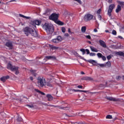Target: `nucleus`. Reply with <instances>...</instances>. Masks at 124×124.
Masks as SVG:
<instances>
[{
	"label": "nucleus",
	"mask_w": 124,
	"mask_h": 124,
	"mask_svg": "<svg viewBox=\"0 0 124 124\" xmlns=\"http://www.w3.org/2000/svg\"><path fill=\"white\" fill-rule=\"evenodd\" d=\"M86 38H88V39H91V36L89 35H86Z\"/></svg>",
	"instance_id": "de8ad7c7"
},
{
	"label": "nucleus",
	"mask_w": 124,
	"mask_h": 124,
	"mask_svg": "<svg viewBox=\"0 0 124 124\" xmlns=\"http://www.w3.org/2000/svg\"><path fill=\"white\" fill-rule=\"evenodd\" d=\"M121 31H123V30H124V26H123L122 27H121V28L120 29Z\"/></svg>",
	"instance_id": "e2e57ef3"
},
{
	"label": "nucleus",
	"mask_w": 124,
	"mask_h": 124,
	"mask_svg": "<svg viewBox=\"0 0 124 124\" xmlns=\"http://www.w3.org/2000/svg\"><path fill=\"white\" fill-rule=\"evenodd\" d=\"M116 5L114 4H110L108 7V15L111 17V13L113 12V10L115 8Z\"/></svg>",
	"instance_id": "423d86ee"
},
{
	"label": "nucleus",
	"mask_w": 124,
	"mask_h": 124,
	"mask_svg": "<svg viewBox=\"0 0 124 124\" xmlns=\"http://www.w3.org/2000/svg\"><path fill=\"white\" fill-rule=\"evenodd\" d=\"M49 19L50 20H52V21H54L56 22L58 19H59V15L57 14H52L49 16Z\"/></svg>",
	"instance_id": "0eeeda50"
},
{
	"label": "nucleus",
	"mask_w": 124,
	"mask_h": 124,
	"mask_svg": "<svg viewBox=\"0 0 124 124\" xmlns=\"http://www.w3.org/2000/svg\"><path fill=\"white\" fill-rule=\"evenodd\" d=\"M101 58H102L103 61H106V57L105 56L103 55Z\"/></svg>",
	"instance_id": "79ce46f5"
},
{
	"label": "nucleus",
	"mask_w": 124,
	"mask_h": 124,
	"mask_svg": "<svg viewBox=\"0 0 124 124\" xmlns=\"http://www.w3.org/2000/svg\"><path fill=\"white\" fill-rule=\"evenodd\" d=\"M80 51L81 52H82V55H84V54H86V50L84 48H81L80 49Z\"/></svg>",
	"instance_id": "c756f323"
},
{
	"label": "nucleus",
	"mask_w": 124,
	"mask_h": 124,
	"mask_svg": "<svg viewBox=\"0 0 124 124\" xmlns=\"http://www.w3.org/2000/svg\"><path fill=\"white\" fill-rule=\"evenodd\" d=\"M18 69H19V67H16L15 66H13V67H12L11 70L12 71H15V74H16V75H17V74H19Z\"/></svg>",
	"instance_id": "6e6552de"
},
{
	"label": "nucleus",
	"mask_w": 124,
	"mask_h": 124,
	"mask_svg": "<svg viewBox=\"0 0 124 124\" xmlns=\"http://www.w3.org/2000/svg\"><path fill=\"white\" fill-rule=\"evenodd\" d=\"M74 0L75 1H77V2L79 3V4H82V1L80 0Z\"/></svg>",
	"instance_id": "e433bc0d"
},
{
	"label": "nucleus",
	"mask_w": 124,
	"mask_h": 124,
	"mask_svg": "<svg viewBox=\"0 0 124 124\" xmlns=\"http://www.w3.org/2000/svg\"><path fill=\"white\" fill-rule=\"evenodd\" d=\"M100 66V67H105L106 66V64H100V63H97L96 65V66Z\"/></svg>",
	"instance_id": "5701e85b"
},
{
	"label": "nucleus",
	"mask_w": 124,
	"mask_h": 124,
	"mask_svg": "<svg viewBox=\"0 0 124 124\" xmlns=\"http://www.w3.org/2000/svg\"><path fill=\"white\" fill-rule=\"evenodd\" d=\"M106 119H112V115H107L106 116Z\"/></svg>",
	"instance_id": "72a5a7b5"
},
{
	"label": "nucleus",
	"mask_w": 124,
	"mask_h": 124,
	"mask_svg": "<svg viewBox=\"0 0 124 124\" xmlns=\"http://www.w3.org/2000/svg\"><path fill=\"white\" fill-rule=\"evenodd\" d=\"M50 106L57 107V108H58L59 109H62L63 110H69V107H60L59 106H55L53 105H50Z\"/></svg>",
	"instance_id": "9d476101"
},
{
	"label": "nucleus",
	"mask_w": 124,
	"mask_h": 124,
	"mask_svg": "<svg viewBox=\"0 0 124 124\" xmlns=\"http://www.w3.org/2000/svg\"><path fill=\"white\" fill-rule=\"evenodd\" d=\"M86 30H87V28L86 27V26H83L81 27L82 32H86Z\"/></svg>",
	"instance_id": "b1692460"
},
{
	"label": "nucleus",
	"mask_w": 124,
	"mask_h": 124,
	"mask_svg": "<svg viewBox=\"0 0 124 124\" xmlns=\"http://www.w3.org/2000/svg\"><path fill=\"white\" fill-rule=\"evenodd\" d=\"M101 12V9H99L97 11V13L98 14H100Z\"/></svg>",
	"instance_id": "37998d69"
},
{
	"label": "nucleus",
	"mask_w": 124,
	"mask_h": 124,
	"mask_svg": "<svg viewBox=\"0 0 124 124\" xmlns=\"http://www.w3.org/2000/svg\"><path fill=\"white\" fill-rule=\"evenodd\" d=\"M105 98L108 99V100H110V101H119V99L113 97H106Z\"/></svg>",
	"instance_id": "1a4fd4ad"
},
{
	"label": "nucleus",
	"mask_w": 124,
	"mask_h": 124,
	"mask_svg": "<svg viewBox=\"0 0 124 124\" xmlns=\"http://www.w3.org/2000/svg\"><path fill=\"white\" fill-rule=\"evenodd\" d=\"M88 62H90V63H92V64H93V63H95L96 62L94 60H90L88 61Z\"/></svg>",
	"instance_id": "a878e982"
},
{
	"label": "nucleus",
	"mask_w": 124,
	"mask_h": 124,
	"mask_svg": "<svg viewBox=\"0 0 124 124\" xmlns=\"http://www.w3.org/2000/svg\"><path fill=\"white\" fill-rule=\"evenodd\" d=\"M46 97L47 98L48 101H52V100H53V96L50 94H47L46 95Z\"/></svg>",
	"instance_id": "f3484780"
},
{
	"label": "nucleus",
	"mask_w": 124,
	"mask_h": 124,
	"mask_svg": "<svg viewBox=\"0 0 124 124\" xmlns=\"http://www.w3.org/2000/svg\"><path fill=\"white\" fill-rule=\"evenodd\" d=\"M12 67H13V66H12V64H11V63H9L7 65L8 69H10L11 70Z\"/></svg>",
	"instance_id": "393cba45"
},
{
	"label": "nucleus",
	"mask_w": 124,
	"mask_h": 124,
	"mask_svg": "<svg viewBox=\"0 0 124 124\" xmlns=\"http://www.w3.org/2000/svg\"><path fill=\"white\" fill-rule=\"evenodd\" d=\"M117 2L118 3H119L120 5L122 6V8L124 9V2L121 1H117Z\"/></svg>",
	"instance_id": "aec40b11"
},
{
	"label": "nucleus",
	"mask_w": 124,
	"mask_h": 124,
	"mask_svg": "<svg viewBox=\"0 0 124 124\" xmlns=\"http://www.w3.org/2000/svg\"><path fill=\"white\" fill-rule=\"evenodd\" d=\"M98 16V18H99V20H101V16L99 15Z\"/></svg>",
	"instance_id": "680f3d73"
},
{
	"label": "nucleus",
	"mask_w": 124,
	"mask_h": 124,
	"mask_svg": "<svg viewBox=\"0 0 124 124\" xmlns=\"http://www.w3.org/2000/svg\"><path fill=\"white\" fill-rule=\"evenodd\" d=\"M23 31L25 34H26L27 36L30 34L32 36H34V37H37V32L35 31L34 28L32 29L31 28L26 27L24 29Z\"/></svg>",
	"instance_id": "f257e3e1"
},
{
	"label": "nucleus",
	"mask_w": 124,
	"mask_h": 124,
	"mask_svg": "<svg viewBox=\"0 0 124 124\" xmlns=\"http://www.w3.org/2000/svg\"><path fill=\"white\" fill-rule=\"evenodd\" d=\"M17 121H18V122H21L22 121V118L19 116H17V119H16Z\"/></svg>",
	"instance_id": "2f4dec72"
},
{
	"label": "nucleus",
	"mask_w": 124,
	"mask_h": 124,
	"mask_svg": "<svg viewBox=\"0 0 124 124\" xmlns=\"http://www.w3.org/2000/svg\"><path fill=\"white\" fill-rule=\"evenodd\" d=\"M81 91L82 90H75L74 89L69 90L70 92H81Z\"/></svg>",
	"instance_id": "cd10ccee"
},
{
	"label": "nucleus",
	"mask_w": 124,
	"mask_h": 124,
	"mask_svg": "<svg viewBox=\"0 0 124 124\" xmlns=\"http://www.w3.org/2000/svg\"><path fill=\"white\" fill-rule=\"evenodd\" d=\"M19 16H20V17H22V18H25V19H30V17L25 16L22 14H19Z\"/></svg>",
	"instance_id": "bb28decb"
},
{
	"label": "nucleus",
	"mask_w": 124,
	"mask_h": 124,
	"mask_svg": "<svg viewBox=\"0 0 124 124\" xmlns=\"http://www.w3.org/2000/svg\"><path fill=\"white\" fill-rule=\"evenodd\" d=\"M97 56L98 58H102V56L103 55H102V54H101L100 53H98L97 54Z\"/></svg>",
	"instance_id": "7c9ffc66"
},
{
	"label": "nucleus",
	"mask_w": 124,
	"mask_h": 124,
	"mask_svg": "<svg viewBox=\"0 0 124 124\" xmlns=\"http://www.w3.org/2000/svg\"><path fill=\"white\" fill-rule=\"evenodd\" d=\"M80 73H81V74H82V75L85 74V73H84V72H83V71L81 72Z\"/></svg>",
	"instance_id": "774afa93"
},
{
	"label": "nucleus",
	"mask_w": 124,
	"mask_h": 124,
	"mask_svg": "<svg viewBox=\"0 0 124 124\" xmlns=\"http://www.w3.org/2000/svg\"><path fill=\"white\" fill-rule=\"evenodd\" d=\"M115 54L117 56H120L121 57H124V52L122 51L116 52Z\"/></svg>",
	"instance_id": "4468645a"
},
{
	"label": "nucleus",
	"mask_w": 124,
	"mask_h": 124,
	"mask_svg": "<svg viewBox=\"0 0 124 124\" xmlns=\"http://www.w3.org/2000/svg\"><path fill=\"white\" fill-rule=\"evenodd\" d=\"M13 1H16V0H11L10 2H12Z\"/></svg>",
	"instance_id": "338daca9"
},
{
	"label": "nucleus",
	"mask_w": 124,
	"mask_h": 124,
	"mask_svg": "<svg viewBox=\"0 0 124 124\" xmlns=\"http://www.w3.org/2000/svg\"><path fill=\"white\" fill-rule=\"evenodd\" d=\"M41 24V21L39 20H35L33 22V26L35 27V25L37 26H39Z\"/></svg>",
	"instance_id": "ddd939ff"
},
{
	"label": "nucleus",
	"mask_w": 124,
	"mask_h": 124,
	"mask_svg": "<svg viewBox=\"0 0 124 124\" xmlns=\"http://www.w3.org/2000/svg\"><path fill=\"white\" fill-rule=\"evenodd\" d=\"M51 41L55 44H58L62 41V38L61 36H58L57 38L53 39Z\"/></svg>",
	"instance_id": "39448f33"
},
{
	"label": "nucleus",
	"mask_w": 124,
	"mask_h": 124,
	"mask_svg": "<svg viewBox=\"0 0 124 124\" xmlns=\"http://www.w3.org/2000/svg\"><path fill=\"white\" fill-rule=\"evenodd\" d=\"M106 64L107 65V66H108V67H110V66H111V62H106Z\"/></svg>",
	"instance_id": "473e14b6"
},
{
	"label": "nucleus",
	"mask_w": 124,
	"mask_h": 124,
	"mask_svg": "<svg viewBox=\"0 0 124 124\" xmlns=\"http://www.w3.org/2000/svg\"><path fill=\"white\" fill-rule=\"evenodd\" d=\"M81 92H82V93H88V91H84V90H81Z\"/></svg>",
	"instance_id": "bf43d9fd"
},
{
	"label": "nucleus",
	"mask_w": 124,
	"mask_h": 124,
	"mask_svg": "<svg viewBox=\"0 0 124 124\" xmlns=\"http://www.w3.org/2000/svg\"><path fill=\"white\" fill-rule=\"evenodd\" d=\"M27 106L29 107V108H33V105H27Z\"/></svg>",
	"instance_id": "a18cd8bd"
},
{
	"label": "nucleus",
	"mask_w": 124,
	"mask_h": 124,
	"mask_svg": "<svg viewBox=\"0 0 124 124\" xmlns=\"http://www.w3.org/2000/svg\"><path fill=\"white\" fill-rule=\"evenodd\" d=\"M38 84L40 87H44L46 86V82L45 81V79L42 78H38Z\"/></svg>",
	"instance_id": "20e7f679"
},
{
	"label": "nucleus",
	"mask_w": 124,
	"mask_h": 124,
	"mask_svg": "<svg viewBox=\"0 0 124 124\" xmlns=\"http://www.w3.org/2000/svg\"><path fill=\"white\" fill-rule=\"evenodd\" d=\"M62 32H65V28L64 27H62Z\"/></svg>",
	"instance_id": "ea45409f"
},
{
	"label": "nucleus",
	"mask_w": 124,
	"mask_h": 124,
	"mask_svg": "<svg viewBox=\"0 0 124 124\" xmlns=\"http://www.w3.org/2000/svg\"><path fill=\"white\" fill-rule=\"evenodd\" d=\"M44 28L48 34L54 32V26L51 24L46 23L44 26Z\"/></svg>",
	"instance_id": "f03ea898"
},
{
	"label": "nucleus",
	"mask_w": 124,
	"mask_h": 124,
	"mask_svg": "<svg viewBox=\"0 0 124 124\" xmlns=\"http://www.w3.org/2000/svg\"><path fill=\"white\" fill-rule=\"evenodd\" d=\"M100 88H101L102 89H104V88H105V85H103V84H101L99 86Z\"/></svg>",
	"instance_id": "a19ab883"
},
{
	"label": "nucleus",
	"mask_w": 124,
	"mask_h": 124,
	"mask_svg": "<svg viewBox=\"0 0 124 124\" xmlns=\"http://www.w3.org/2000/svg\"><path fill=\"white\" fill-rule=\"evenodd\" d=\"M64 36H66V37H68V36H69V34H68V33H66L64 34Z\"/></svg>",
	"instance_id": "8fccbe9b"
},
{
	"label": "nucleus",
	"mask_w": 124,
	"mask_h": 124,
	"mask_svg": "<svg viewBox=\"0 0 124 124\" xmlns=\"http://www.w3.org/2000/svg\"><path fill=\"white\" fill-rule=\"evenodd\" d=\"M93 19V15L90 14H86L83 17L84 21L89 22Z\"/></svg>",
	"instance_id": "7ed1b4c3"
},
{
	"label": "nucleus",
	"mask_w": 124,
	"mask_h": 124,
	"mask_svg": "<svg viewBox=\"0 0 124 124\" xmlns=\"http://www.w3.org/2000/svg\"><path fill=\"white\" fill-rule=\"evenodd\" d=\"M85 51L87 52V55H89V54H90V50L89 49H86Z\"/></svg>",
	"instance_id": "c03bdc74"
},
{
	"label": "nucleus",
	"mask_w": 124,
	"mask_h": 124,
	"mask_svg": "<svg viewBox=\"0 0 124 124\" xmlns=\"http://www.w3.org/2000/svg\"><path fill=\"white\" fill-rule=\"evenodd\" d=\"M56 24H58V25H60V26H63V22L60 21V20H57L55 22Z\"/></svg>",
	"instance_id": "412c9836"
},
{
	"label": "nucleus",
	"mask_w": 124,
	"mask_h": 124,
	"mask_svg": "<svg viewBox=\"0 0 124 124\" xmlns=\"http://www.w3.org/2000/svg\"><path fill=\"white\" fill-rule=\"evenodd\" d=\"M40 93H41L42 95H45V93L42 92L41 91L40 92Z\"/></svg>",
	"instance_id": "5fc2aeb1"
},
{
	"label": "nucleus",
	"mask_w": 124,
	"mask_h": 124,
	"mask_svg": "<svg viewBox=\"0 0 124 124\" xmlns=\"http://www.w3.org/2000/svg\"><path fill=\"white\" fill-rule=\"evenodd\" d=\"M0 80L2 82H5L6 81V78H5V77H2L0 78Z\"/></svg>",
	"instance_id": "c85d7f7f"
},
{
	"label": "nucleus",
	"mask_w": 124,
	"mask_h": 124,
	"mask_svg": "<svg viewBox=\"0 0 124 124\" xmlns=\"http://www.w3.org/2000/svg\"><path fill=\"white\" fill-rule=\"evenodd\" d=\"M107 59L108 60V61L111 60V59L112 58V57L110 55H108L107 57Z\"/></svg>",
	"instance_id": "58836bf2"
},
{
	"label": "nucleus",
	"mask_w": 124,
	"mask_h": 124,
	"mask_svg": "<svg viewBox=\"0 0 124 124\" xmlns=\"http://www.w3.org/2000/svg\"><path fill=\"white\" fill-rule=\"evenodd\" d=\"M46 85L48 87H52V84L49 82H47L46 83Z\"/></svg>",
	"instance_id": "c9c22d12"
},
{
	"label": "nucleus",
	"mask_w": 124,
	"mask_h": 124,
	"mask_svg": "<svg viewBox=\"0 0 124 124\" xmlns=\"http://www.w3.org/2000/svg\"><path fill=\"white\" fill-rule=\"evenodd\" d=\"M118 38H120V39H123V37H122V36H118Z\"/></svg>",
	"instance_id": "0e129e2a"
},
{
	"label": "nucleus",
	"mask_w": 124,
	"mask_h": 124,
	"mask_svg": "<svg viewBox=\"0 0 124 124\" xmlns=\"http://www.w3.org/2000/svg\"><path fill=\"white\" fill-rule=\"evenodd\" d=\"M83 80H87V81H93V78L90 77H85L83 78Z\"/></svg>",
	"instance_id": "a211bd4d"
},
{
	"label": "nucleus",
	"mask_w": 124,
	"mask_h": 124,
	"mask_svg": "<svg viewBox=\"0 0 124 124\" xmlns=\"http://www.w3.org/2000/svg\"><path fill=\"white\" fill-rule=\"evenodd\" d=\"M64 117H71V116L68 115L66 113L64 114Z\"/></svg>",
	"instance_id": "864d4df0"
},
{
	"label": "nucleus",
	"mask_w": 124,
	"mask_h": 124,
	"mask_svg": "<svg viewBox=\"0 0 124 124\" xmlns=\"http://www.w3.org/2000/svg\"><path fill=\"white\" fill-rule=\"evenodd\" d=\"M113 0H108V3H112Z\"/></svg>",
	"instance_id": "4d7b16f0"
},
{
	"label": "nucleus",
	"mask_w": 124,
	"mask_h": 124,
	"mask_svg": "<svg viewBox=\"0 0 124 124\" xmlns=\"http://www.w3.org/2000/svg\"><path fill=\"white\" fill-rule=\"evenodd\" d=\"M121 79V76H118L116 77V79L119 81Z\"/></svg>",
	"instance_id": "49530a36"
},
{
	"label": "nucleus",
	"mask_w": 124,
	"mask_h": 124,
	"mask_svg": "<svg viewBox=\"0 0 124 124\" xmlns=\"http://www.w3.org/2000/svg\"><path fill=\"white\" fill-rule=\"evenodd\" d=\"M6 46L8 47L10 49H12V44L10 42H7L6 43Z\"/></svg>",
	"instance_id": "6ab92c4d"
},
{
	"label": "nucleus",
	"mask_w": 124,
	"mask_h": 124,
	"mask_svg": "<svg viewBox=\"0 0 124 124\" xmlns=\"http://www.w3.org/2000/svg\"><path fill=\"white\" fill-rule=\"evenodd\" d=\"M49 47H50V48H51L52 50H57V49H59V47L55 46H53V45H49Z\"/></svg>",
	"instance_id": "4be33fe9"
},
{
	"label": "nucleus",
	"mask_w": 124,
	"mask_h": 124,
	"mask_svg": "<svg viewBox=\"0 0 124 124\" xmlns=\"http://www.w3.org/2000/svg\"><path fill=\"white\" fill-rule=\"evenodd\" d=\"M30 79L31 80V81H32V80H33V78H32V77H31Z\"/></svg>",
	"instance_id": "69168bd1"
},
{
	"label": "nucleus",
	"mask_w": 124,
	"mask_h": 124,
	"mask_svg": "<svg viewBox=\"0 0 124 124\" xmlns=\"http://www.w3.org/2000/svg\"><path fill=\"white\" fill-rule=\"evenodd\" d=\"M90 56H91V57H93L95 56V53L91 52L90 53Z\"/></svg>",
	"instance_id": "4c0bfd02"
},
{
	"label": "nucleus",
	"mask_w": 124,
	"mask_h": 124,
	"mask_svg": "<svg viewBox=\"0 0 124 124\" xmlns=\"http://www.w3.org/2000/svg\"><path fill=\"white\" fill-rule=\"evenodd\" d=\"M90 49L92 52H95L96 53H97V52L99 51V50H98V49L95 48L93 46H90Z\"/></svg>",
	"instance_id": "dca6fc26"
},
{
	"label": "nucleus",
	"mask_w": 124,
	"mask_h": 124,
	"mask_svg": "<svg viewBox=\"0 0 124 124\" xmlns=\"http://www.w3.org/2000/svg\"><path fill=\"white\" fill-rule=\"evenodd\" d=\"M98 31H97V29H96V28H95L94 30H93V32H97Z\"/></svg>",
	"instance_id": "6e6d98bb"
},
{
	"label": "nucleus",
	"mask_w": 124,
	"mask_h": 124,
	"mask_svg": "<svg viewBox=\"0 0 124 124\" xmlns=\"http://www.w3.org/2000/svg\"><path fill=\"white\" fill-rule=\"evenodd\" d=\"M78 89H82L83 88V86L82 85H78Z\"/></svg>",
	"instance_id": "09e8293b"
},
{
	"label": "nucleus",
	"mask_w": 124,
	"mask_h": 124,
	"mask_svg": "<svg viewBox=\"0 0 124 124\" xmlns=\"http://www.w3.org/2000/svg\"><path fill=\"white\" fill-rule=\"evenodd\" d=\"M44 60L45 61H48V60H56V57H55V56H46Z\"/></svg>",
	"instance_id": "9b49d317"
},
{
	"label": "nucleus",
	"mask_w": 124,
	"mask_h": 124,
	"mask_svg": "<svg viewBox=\"0 0 124 124\" xmlns=\"http://www.w3.org/2000/svg\"><path fill=\"white\" fill-rule=\"evenodd\" d=\"M5 78H6V80L7 79H9V76H6V77H5Z\"/></svg>",
	"instance_id": "052dcab7"
},
{
	"label": "nucleus",
	"mask_w": 124,
	"mask_h": 124,
	"mask_svg": "<svg viewBox=\"0 0 124 124\" xmlns=\"http://www.w3.org/2000/svg\"><path fill=\"white\" fill-rule=\"evenodd\" d=\"M31 73H33V75H34V76H36V74L33 73V71L32 70H31Z\"/></svg>",
	"instance_id": "13d9d810"
},
{
	"label": "nucleus",
	"mask_w": 124,
	"mask_h": 124,
	"mask_svg": "<svg viewBox=\"0 0 124 124\" xmlns=\"http://www.w3.org/2000/svg\"><path fill=\"white\" fill-rule=\"evenodd\" d=\"M112 34L113 35H117V31H116L115 30H113L112 31Z\"/></svg>",
	"instance_id": "f704fd0d"
},
{
	"label": "nucleus",
	"mask_w": 124,
	"mask_h": 124,
	"mask_svg": "<svg viewBox=\"0 0 124 124\" xmlns=\"http://www.w3.org/2000/svg\"><path fill=\"white\" fill-rule=\"evenodd\" d=\"M121 10H122V7L121 6V5H117V9L115 10V12L116 13H119V12L120 11H121Z\"/></svg>",
	"instance_id": "2eb2a0df"
},
{
	"label": "nucleus",
	"mask_w": 124,
	"mask_h": 124,
	"mask_svg": "<svg viewBox=\"0 0 124 124\" xmlns=\"http://www.w3.org/2000/svg\"><path fill=\"white\" fill-rule=\"evenodd\" d=\"M99 43L100 45L103 47V48H106V44L105 43V42L103 41L102 40H99Z\"/></svg>",
	"instance_id": "f8f14e48"
},
{
	"label": "nucleus",
	"mask_w": 124,
	"mask_h": 124,
	"mask_svg": "<svg viewBox=\"0 0 124 124\" xmlns=\"http://www.w3.org/2000/svg\"><path fill=\"white\" fill-rule=\"evenodd\" d=\"M79 58H80V59H81L82 60H84V61H86V59H85L84 57H82V56H79Z\"/></svg>",
	"instance_id": "603ef678"
},
{
	"label": "nucleus",
	"mask_w": 124,
	"mask_h": 124,
	"mask_svg": "<svg viewBox=\"0 0 124 124\" xmlns=\"http://www.w3.org/2000/svg\"><path fill=\"white\" fill-rule=\"evenodd\" d=\"M35 92H37V93H40V91H39V90H38V89H35Z\"/></svg>",
	"instance_id": "3c124183"
}]
</instances>
